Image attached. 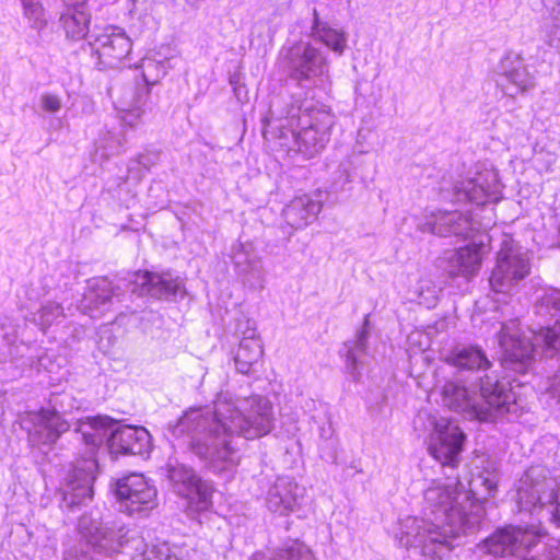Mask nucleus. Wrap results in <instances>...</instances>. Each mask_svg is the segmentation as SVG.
Instances as JSON below:
<instances>
[{
	"mask_svg": "<svg viewBox=\"0 0 560 560\" xmlns=\"http://www.w3.org/2000/svg\"><path fill=\"white\" fill-rule=\"evenodd\" d=\"M31 347L22 341L18 342L16 328L11 323L0 325V362L15 361L27 357L32 364L33 357L28 354Z\"/></svg>",
	"mask_w": 560,
	"mask_h": 560,
	"instance_id": "cd10ccee",
	"label": "nucleus"
},
{
	"mask_svg": "<svg viewBox=\"0 0 560 560\" xmlns=\"http://www.w3.org/2000/svg\"><path fill=\"white\" fill-rule=\"evenodd\" d=\"M547 392H549L551 396L557 397L560 401V372L552 377L550 385L547 387Z\"/></svg>",
	"mask_w": 560,
	"mask_h": 560,
	"instance_id": "79ce46f5",
	"label": "nucleus"
},
{
	"mask_svg": "<svg viewBox=\"0 0 560 560\" xmlns=\"http://www.w3.org/2000/svg\"><path fill=\"white\" fill-rule=\"evenodd\" d=\"M502 185L499 174L493 167H482L472 177L458 180L452 189V202H470L479 208L488 202L500 199Z\"/></svg>",
	"mask_w": 560,
	"mask_h": 560,
	"instance_id": "f8f14e48",
	"label": "nucleus"
},
{
	"mask_svg": "<svg viewBox=\"0 0 560 560\" xmlns=\"http://www.w3.org/2000/svg\"><path fill=\"white\" fill-rule=\"evenodd\" d=\"M446 361L457 369L477 372L486 371L491 365L485 352L475 346L455 348Z\"/></svg>",
	"mask_w": 560,
	"mask_h": 560,
	"instance_id": "c85d7f7f",
	"label": "nucleus"
},
{
	"mask_svg": "<svg viewBox=\"0 0 560 560\" xmlns=\"http://www.w3.org/2000/svg\"><path fill=\"white\" fill-rule=\"evenodd\" d=\"M167 478L173 491L196 510H207L211 504L212 485L202 480L191 467L170 462Z\"/></svg>",
	"mask_w": 560,
	"mask_h": 560,
	"instance_id": "4468645a",
	"label": "nucleus"
},
{
	"mask_svg": "<svg viewBox=\"0 0 560 560\" xmlns=\"http://www.w3.org/2000/svg\"><path fill=\"white\" fill-rule=\"evenodd\" d=\"M120 143L117 144V147L115 149H110V154H115L119 151V148H120Z\"/></svg>",
	"mask_w": 560,
	"mask_h": 560,
	"instance_id": "37998d69",
	"label": "nucleus"
},
{
	"mask_svg": "<svg viewBox=\"0 0 560 560\" xmlns=\"http://www.w3.org/2000/svg\"><path fill=\"white\" fill-rule=\"evenodd\" d=\"M270 560H314V556L304 544L292 541L278 549Z\"/></svg>",
	"mask_w": 560,
	"mask_h": 560,
	"instance_id": "e433bc0d",
	"label": "nucleus"
},
{
	"mask_svg": "<svg viewBox=\"0 0 560 560\" xmlns=\"http://www.w3.org/2000/svg\"><path fill=\"white\" fill-rule=\"evenodd\" d=\"M90 19L91 15L88 12L85 1L78 0L67 7L60 16V22L67 37L79 40L86 36L89 37Z\"/></svg>",
	"mask_w": 560,
	"mask_h": 560,
	"instance_id": "a878e982",
	"label": "nucleus"
},
{
	"mask_svg": "<svg viewBox=\"0 0 560 560\" xmlns=\"http://www.w3.org/2000/svg\"><path fill=\"white\" fill-rule=\"evenodd\" d=\"M140 68L144 84L150 86L156 84L167 73L171 66L166 59L144 58Z\"/></svg>",
	"mask_w": 560,
	"mask_h": 560,
	"instance_id": "c9c22d12",
	"label": "nucleus"
},
{
	"mask_svg": "<svg viewBox=\"0 0 560 560\" xmlns=\"http://www.w3.org/2000/svg\"><path fill=\"white\" fill-rule=\"evenodd\" d=\"M546 533L540 525L505 526L487 538L480 548L494 557H513L521 560H560L558 548H547L542 541Z\"/></svg>",
	"mask_w": 560,
	"mask_h": 560,
	"instance_id": "0eeeda50",
	"label": "nucleus"
},
{
	"mask_svg": "<svg viewBox=\"0 0 560 560\" xmlns=\"http://www.w3.org/2000/svg\"><path fill=\"white\" fill-rule=\"evenodd\" d=\"M120 301L118 287L114 288L107 278H95L89 281L81 308L90 317H98L110 311L113 305Z\"/></svg>",
	"mask_w": 560,
	"mask_h": 560,
	"instance_id": "412c9836",
	"label": "nucleus"
},
{
	"mask_svg": "<svg viewBox=\"0 0 560 560\" xmlns=\"http://www.w3.org/2000/svg\"><path fill=\"white\" fill-rule=\"evenodd\" d=\"M418 303L428 308L433 307L438 301V289L432 281L422 279L417 288Z\"/></svg>",
	"mask_w": 560,
	"mask_h": 560,
	"instance_id": "ea45409f",
	"label": "nucleus"
},
{
	"mask_svg": "<svg viewBox=\"0 0 560 560\" xmlns=\"http://www.w3.org/2000/svg\"><path fill=\"white\" fill-rule=\"evenodd\" d=\"M311 37L315 42L324 44L338 56H341L347 48L348 36L346 32L331 27L327 22L320 21L316 9L313 10Z\"/></svg>",
	"mask_w": 560,
	"mask_h": 560,
	"instance_id": "bb28decb",
	"label": "nucleus"
},
{
	"mask_svg": "<svg viewBox=\"0 0 560 560\" xmlns=\"http://www.w3.org/2000/svg\"><path fill=\"white\" fill-rule=\"evenodd\" d=\"M497 86L510 97H516L535 86L534 77L528 72L523 59L509 52L494 69Z\"/></svg>",
	"mask_w": 560,
	"mask_h": 560,
	"instance_id": "a211bd4d",
	"label": "nucleus"
},
{
	"mask_svg": "<svg viewBox=\"0 0 560 560\" xmlns=\"http://www.w3.org/2000/svg\"><path fill=\"white\" fill-rule=\"evenodd\" d=\"M131 293L138 295H150L156 299H168L176 296L182 288V281L178 277L174 278L171 273H152L148 271H138L130 283Z\"/></svg>",
	"mask_w": 560,
	"mask_h": 560,
	"instance_id": "4be33fe9",
	"label": "nucleus"
},
{
	"mask_svg": "<svg viewBox=\"0 0 560 560\" xmlns=\"http://www.w3.org/2000/svg\"><path fill=\"white\" fill-rule=\"evenodd\" d=\"M322 202L308 195L292 199L282 210L284 221L293 229H303L322 211Z\"/></svg>",
	"mask_w": 560,
	"mask_h": 560,
	"instance_id": "5701e85b",
	"label": "nucleus"
},
{
	"mask_svg": "<svg viewBox=\"0 0 560 560\" xmlns=\"http://www.w3.org/2000/svg\"><path fill=\"white\" fill-rule=\"evenodd\" d=\"M369 320L365 319L362 328L357 332L355 339L345 342L346 369L353 381L360 378V361L359 358L366 353V343L369 338Z\"/></svg>",
	"mask_w": 560,
	"mask_h": 560,
	"instance_id": "2f4dec72",
	"label": "nucleus"
},
{
	"mask_svg": "<svg viewBox=\"0 0 560 560\" xmlns=\"http://www.w3.org/2000/svg\"><path fill=\"white\" fill-rule=\"evenodd\" d=\"M40 106L45 112L57 113L61 109V100L56 94L44 93L40 95Z\"/></svg>",
	"mask_w": 560,
	"mask_h": 560,
	"instance_id": "a19ab883",
	"label": "nucleus"
},
{
	"mask_svg": "<svg viewBox=\"0 0 560 560\" xmlns=\"http://www.w3.org/2000/svg\"><path fill=\"white\" fill-rule=\"evenodd\" d=\"M530 272L528 252L512 237L504 236L489 284L497 293H510Z\"/></svg>",
	"mask_w": 560,
	"mask_h": 560,
	"instance_id": "9d476101",
	"label": "nucleus"
},
{
	"mask_svg": "<svg viewBox=\"0 0 560 560\" xmlns=\"http://www.w3.org/2000/svg\"><path fill=\"white\" fill-rule=\"evenodd\" d=\"M22 428L27 431L33 445L50 446L60 435L69 430V424L59 412L50 408L30 411L22 417Z\"/></svg>",
	"mask_w": 560,
	"mask_h": 560,
	"instance_id": "dca6fc26",
	"label": "nucleus"
},
{
	"mask_svg": "<svg viewBox=\"0 0 560 560\" xmlns=\"http://www.w3.org/2000/svg\"><path fill=\"white\" fill-rule=\"evenodd\" d=\"M62 318H65L62 305L48 301L36 313H33L30 319L45 331L51 325L60 323Z\"/></svg>",
	"mask_w": 560,
	"mask_h": 560,
	"instance_id": "f704fd0d",
	"label": "nucleus"
},
{
	"mask_svg": "<svg viewBox=\"0 0 560 560\" xmlns=\"http://www.w3.org/2000/svg\"><path fill=\"white\" fill-rule=\"evenodd\" d=\"M518 512L539 514L548 506V514L557 526H560V475L546 478L545 469L530 467L518 480L516 487Z\"/></svg>",
	"mask_w": 560,
	"mask_h": 560,
	"instance_id": "6e6552de",
	"label": "nucleus"
},
{
	"mask_svg": "<svg viewBox=\"0 0 560 560\" xmlns=\"http://www.w3.org/2000/svg\"><path fill=\"white\" fill-rule=\"evenodd\" d=\"M557 241H558V244L560 246V223H559V226H558V237H557Z\"/></svg>",
	"mask_w": 560,
	"mask_h": 560,
	"instance_id": "c03bdc74",
	"label": "nucleus"
},
{
	"mask_svg": "<svg viewBox=\"0 0 560 560\" xmlns=\"http://www.w3.org/2000/svg\"><path fill=\"white\" fill-rule=\"evenodd\" d=\"M150 109V89L149 85L144 84L138 88L133 93L132 100L128 108L124 110L121 119L124 124L132 127L137 125L141 116Z\"/></svg>",
	"mask_w": 560,
	"mask_h": 560,
	"instance_id": "473e14b6",
	"label": "nucleus"
},
{
	"mask_svg": "<svg viewBox=\"0 0 560 560\" xmlns=\"http://www.w3.org/2000/svg\"><path fill=\"white\" fill-rule=\"evenodd\" d=\"M114 493L119 510L129 515L145 513L156 505V489L142 474H130L116 480Z\"/></svg>",
	"mask_w": 560,
	"mask_h": 560,
	"instance_id": "ddd939ff",
	"label": "nucleus"
},
{
	"mask_svg": "<svg viewBox=\"0 0 560 560\" xmlns=\"http://www.w3.org/2000/svg\"><path fill=\"white\" fill-rule=\"evenodd\" d=\"M498 482L494 462L470 479L467 491L457 476L431 480L423 490L422 516L400 524L399 545L425 557H443L452 550L453 539L479 528L485 509L476 495L493 497Z\"/></svg>",
	"mask_w": 560,
	"mask_h": 560,
	"instance_id": "f03ea898",
	"label": "nucleus"
},
{
	"mask_svg": "<svg viewBox=\"0 0 560 560\" xmlns=\"http://www.w3.org/2000/svg\"><path fill=\"white\" fill-rule=\"evenodd\" d=\"M115 425L116 422L107 416L86 417L78 421L75 433L86 445L88 457L79 462L69 472L62 488V508L73 510L92 499V485L97 469L94 454L104 441L108 442Z\"/></svg>",
	"mask_w": 560,
	"mask_h": 560,
	"instance_id": "39448f33",
	"label": "nucleus"
},
{
	"mask_svg": "<svg viewBox=\"0 0 560 560\" xmlns=\"http://www.w3.org/2000/svg\"><path fill=\"white\" fill-rule=\"evenodd\" d=\"M187 555L188 550L184 548L162 542L147 546L142 552L136 553L132 560H188Z\"/></svg>",
	"mask_w": 560,
	"mask_h": 560,
	"instance_id": "72a5a7b5",
	"label": "nucleus"
},
{
	"mask_svg": "<svg viewBox=\"0 0 560 560\" xmlns=\"http://www.w3.org/2000/svg\"><path fill=\"white\" fill-rule=\"evenodd\" d=\"M305 494V488L294 478L281 476L269 488L266 498L267 509L278 515H288L295 512Z\"/></svg>",
	"mask_w": 560,
	"mask_h": 560,
	"instance_id": "6ab92c4d",
	"label": "nucleus"
},
{
	"mask_svg": "<svg viewBox=\"0 0 560 560\" xmlns=\"http://www.w3.org/2000/svg\"><path fill=\"white\" fill-rule=\"evenodd\" d=\"M24 15L33 27H42L45 24L44 9L38 0H21Z\"/></svg>",
	"mask_w": 560,
	"mask_h": 560,
	"instance_id": "58836bf2",
	"label": "nucleus"
},
{
	"mask_svg": "<svg viewBox=\"0 0 560 560\" xmlns=\"http://www.w3.org/2000/svg\"><path fill=\"white\" fill-rule=\"evenodd\" d=\"M275 428L271 401L259 395L218 394L213 409L190 408L170 425L171 435L214 474L232 471L241 462L245 441L268 435Z\"/></svg>",
	"mask_w": 560,
	"mask_h": 560,
	"instance_id": "f257e3e1",
	"label": "nucleus"
},
{
	"mask_svg": "<svg viewBox=\"0 0 560 560\" xmlns=\"http://www.w3.org/2000/svg\"><path fill=\"white\" fill-rule=\"evenodd\" d=\"M545 34L551 46H560V0L553 5L550 16L545 23Z\"/></svg>",
	"mask_w": 560,
	"mask_h": 560,
	"instance_id": "4c0bfd02",
	"label": "nucleus"
},
{
	"mask_svg": "<svg viewBox=\"0 0 560 560\" xmlns=\"http://www.w3.org/2000/svg\"><path fill=\"white\" fill-rule=\"evenodd\" d=\"M480 250V246L476 244L467 245L456 250L450 259V272L454 276H464L466 278L474 276L481 265Z\"/></svg>",
	"mask_w": 560,
	"mask_h": 560,
	"instance_id": "c756f323",
	"label": "nucleus"
},
{
	"mask_svg": "<svg viewBox=\"0 0 560 560\" xmlns=\"http://www.w3.org/2000/svg\"><path fill=\"white\" fill-rule=\"evenodd\" d=\"M243 332L242 340L234 355L236 370L242 374H248L262 358V345L255 327L249 326Z\"/></svg>",
	"mask_w": 560,
	"mask_h": 560,
	"instance_id": "b1692460",
	"label": "nucleus"
},
{
	"mask_svg": "<svg viewBox=\"0 0 560 560\" xmlns=\"http://www.w3.org/2000/svg\"><path fill=\"white\" fill-rule=\"evenodd\" d=\"M151 435L143 427H114L108 439V450L114 455H148L151 451Z\"/></svg>",
	"mask_w": 560,
	"mask_h": 560,
	"instance_id": "aec40b11",
	"label": "nucleus"
},
{
	"mask_svg": "<svg viewBox=\"0 0 560 560\" xmlns=\"http://www.w3.org/2000/svg\"><path fill=\"white\" fill-rule=\"evenodd\" d=\"M441 404L469 420L493 421L499 416L517 415L518 405L511 384L493 373L479 377L478 392L458 381H447L440 390Z\"/></svg>",
	"mask_w": 560,
	"mask_h": 560,
	"instance_id": "7ed1b4c3",
	"label": "nucleus"
},
{
	"mask_svg": "<svg viewBox=\"0 0 560 560\" xmlns=\"http://www.w3.org/2000/svg\"><path fill=\"white\" fill-rule=\"evenodd\" d=\"M536 314L541 318H555L552 326L530 331V336L521 334L518 322L512 319L501 327L499 343L503 352V362L515 371H522L532 360L534 352L560 350V290L549 289L536 304Z\"/></svg>",
	"mask_w": 560,
	"mask_h": 560,
	"instance_id": "20e7f679",
	"label": "nucleus"
},
{
	"mask_svg": "<svg viewBox=\"0 0 560 560\" xmlns=\"http://www.w3.org/2000/svg\"><path fill=\"white\" fill-rule=\"evenodd\" d=\"M486 213L480 220L475 219L470 213L459 211H438L427 215L424 223L418 224V230L423 233H432L439 236L456 235L464 238L474 237L475 234L490 229L494 221L492 209H482Z\"/></svg>",
	"mask_w": 560,
	"mask_h": 560,
	"instance_id": "9b49d317",
	"label": "nucleus"
},
{
	"mask_svg": "<svg viewBox=\"0 0 560 560\" xmlns=\"http://www.w3.org/2000/svg\"><path fill=\"white\" fill-rule=\"evenodd\" d=\"M464 440L465 435L458 425L447 419H440L431 434L429 452L443 468L454 469L459 462Z\"/></svg>",
	"mask_w": 560,
	"mask_h": 560,
	"instance_id": "f3484780",
	"label": "nucleus"
},
{
	"mask_svg": "<svg viewBox=\"0 0 560 560\" xmlns=\"http://www.w3.org/2000/svg\"><path fill=\"white\" fill-rule=\"evenodd\" d=\"M284 58L290 78L300 85L324 86L329 81L327 55L311 42L295 43L288 48Z\"/></svg>",
	"mask_w": 560,
	"mask_h": 560,
	"instance_id": "1a4fd4ad",
	"label": "nucleus"
},
{
	"mask_svg": "<svg viewBox=\"0 0 560 560\" xmlns=\"http://www.w3.org/2000/svg\"><path fill=\"white\" fill-rule=\"evenodd\" d=\"M233 262L244 281L253 289H262L265 285V273L260 258L243 250L233 255Z\"/></svg>",
	"mask_w": 560,
	"mask_h": 560,
	"instance_id": "7c9ffc66",
	"label": "nucleus"
},
{
	"mask_svg": "<svg viewBox=\"0 0 560 560\" xmlns=\"http://www.w3.org/2000/svg\"><path fill=\"white\" fill-rule=\"evenodd\" d=\"M78 530L81 537L94 548L102 551H112L116 549L114 532L104 527L96 518L83 515L79 520Z\"/></svg>",
	"mask_w": 560,
	"mask_h": 560,
	"instance_id": "393cba45",
	"label": "nucleus"
},
{
	"mask_svg": "<svg viewBox=\"0 0 560 560\" xmlns=\"http://www.w3.org/2000/svg\"><path fill=\"white\" fill-rule=\"evenodd\" d=\"M89 44L97 55L100 63L106 68H115L131 51V39L126 32L114 25L95 26L89 35Z\"/></svg>",
	"mask_w": 560,
	"mask_h": 560,
	"instance_id": "2eb2a0df",
	"label": "nucleus"
},
{
	"mask_svg": "<svg viewBox=\"0 0 560 560\" xmlns=\"http://www.w3.org/2000/svg\"><path fill=\"white\" fill-rule=\"evenodd\" d=\"M43 358L39 359V365H44Z\"/></svg>",
	"mask_w": 560,
	"mask_h": 560,
	"instance_id": "a18cd8bd",
	"label": "nucleus"
},
{
	"mask_svg": "<svg viewBox=\"0 0 560 560\" xmlns=\"http://www.w3.org/2000/svg\"><path fill=\"white\" fill-rule=\"evenodd\" d=\"M279 126L278 145L288 154L301 153L310 159L329 141L335 116L324 106L291 107Z\"/></svg>",
	"mask_w": 560,
	"mask_h": 560,
	"instance_id": "423d86ee",
	"label": "nucleus"
}]
</instances>
